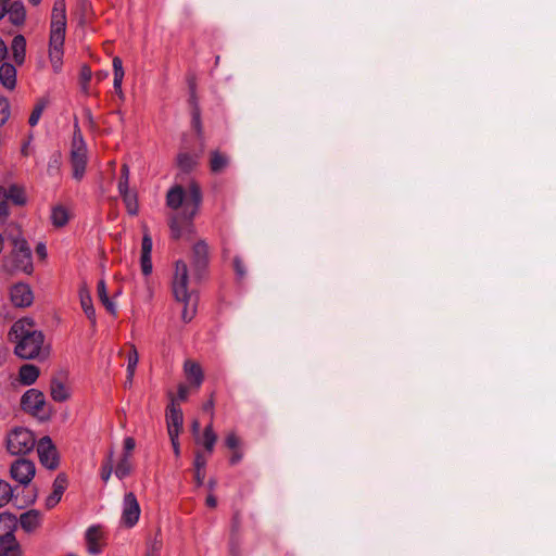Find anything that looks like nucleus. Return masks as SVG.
I'll return each instance as SVG.
<instances>
[{"label":"nucleus","mask_w":556,"mask_h":556,"mask_svg":"<svg viewBox=\"0 0 556 556\" xmlns=\"http://www.w3.org/2000/svg\"><path fill=\"white\" fill-rule=\"evenodd\" d=\"M202 409L204 412H208L211 414V421L213 422L214 417V401L210 399L207 402H205L202 406Z\"/></svg>","instance_id":"nucleus-53"},{"label":"nucleus","mask_w":556,"mask_h":556,"mask_svg":"<svg viewBox=\"0 0 556 556\" xmlns=\"http://www.w3.org/2000/svg\"><path fill=\"white\" fill-rule=\"evenodd\" d=\"M10 473L12 479L22 485H27L36 473V467L31 460L20 458L11 465Z\"/></svg>","instance_id":"nucleus-11"},{"label":"nucleus","mask_w":556,"mask_h":556,"mask_svg":"<svg viewBox=\"0 0 556 556\" xmlns=\"http://www.w3.org/2000/svg\"><path fill=\"white\" fill-rule=\"evenodd\" d=\"M166 424L168 433L179 435L184 424V415L180 407L173 400L167 407Z\"/></svg>","instance_id":"nucleus-14"},{"label":"nucleus","mask_w":556,"mask_h":556,"mask_svg":"<svg viewBox=\"0 0 556 556\" xmlns=\"http://www.w3.org/2000/svg\"><path fill=\"white\" fill-rule=\"evenodd\" d=\"M51 22H66V13H52Z\"/></svg>","instance_id":"nucleus-61"},{"label":"nucleus","mask_w":556,"mask_h":556,"mask_svg":"<svg viewBox=\"0 0 556 556\" xmlns=\"http://www.w3.org/2000/svg\"><path fill=\"white\" fill-rule=\"evenodd\" d=\"M112 457H113V453L111 452L108 462L105 464H103L101 467V479L104 482L109 481V479L112 475V471H113Z\"/></svg>","instance_id":"nucleus-40"},{"label":"nucleus","mask_w":556,"mask_h":556,"mask_svg":"<svg viewBox=\"0 0 556 556\" xmlns=\"http://www.w3.org/2000/svg\"><path fill=\"white\" fill-rule=\"evenodd\" d=\"M10 117V103L7 98L0 97V127L5 124Z\"/></svg>","instance_id":"nucleus-37"},{"label":"nucleus","mask_w":556,"mask_h":556,"mask_svg":"<svg viewBox=\"0 0 556 556\" xmlns=\"http://www.w3.org/2000/svg\"><path fill=\"white\" fill-rule=\"evenodd\" d=\"M208 262V245L204 240H200L192 247L191 255V266L195 279L200 280L204 277Z\"/></svg>","instance_id":"nucleus-8"},{"label":"nucleus","mask_w":556,"mask_h":556,"mask_svg":"<svg viewBox=\"0 0 556 556\" xmlns=\"http://www.w3.org/2000/svg\"><path fill=\"white\" fill-rule=\"evenodd\" d=\"M152 245H153L152 238L148 232H146L142 237V242H141V255L151 256Z\"/></svg>","instance_id":"nucleus-41"},{"label":"nucleus","mask_w":556,"mask_h":556,"mask_svg":"<svg viewBox=\"0 0 556 556\" xmlns=\"http://www.w3.org/2000/svg\"><path fill=\"white\" fill-rule=\"evenodd\" d=\"M168 435H169L175 455L179 456L180 455V445H179V441H178L179 435H174L173 433H168Z\"/></svg>","instance_id":"nucleus-52"},{"label":"nucleus","mask_w":556,"mask_h":556,"mask_svg":"<svg viewBox=\"0 0 556 556\" xmlns=\"http://www.w3.org/2000/svg\"><path fill=\"white\" fill-rule=\"evenodd\" d=\"M206 504L210 507H215L216 506V498L213 495L207 496Z\"/></svg>","instance_id":"nucleus-64"},{"label":"nucleus","mask_w":556,"mask_h":556,"mask_svg":"<svg viewBox=\"0 0 556 556\" xmlns=\"http://www.w3.org/2000/svg\"><path fill=\"white\" fill-rule=\"evenodd\" d=\"M10 337L16 342L14 352L20 358L33 359L39 356L45 336L42 331L36 329L33 318L24 317L16 320L11 327Z\"/></svg>","instance_id":"nucleus-2"},{"label":"nucleus","mask_w":556,"mask_h":556,"mask_svg":"<svg viewBox=\"0 0 556 556\" xmlns=\"http://www.w3.org/2000/svg\"><path fill=\"white\" fill-rule=\"evenodd\" d=\"M79 135H81V132H80V129H79V127H78V124L76 123V124H75V131H74V136H73V142H72V144H75V143H76V141H79Z\"/></svg>","instance_id":"nucleus-63"},{"label":"nucleus","mask_w":556,"mask_h":556,"mask_svg":"<svg viewBox=\"0 0 556 556\" xmlns=\"http://www.w3.org/2000/svg\"><path fill=\"white\" fill-rule=\"evenodd\" d=\"M191 124L192 127L197 130L198 135H201L202 132V123H201V110L198 104H195V108L191 109Z\"/></svg>","instance_id":"nucleus-38"},{"label":"nucleus","mask_w":556,"mask_h":556,"mask_svg":"<svg viewBox=\"0 0 556 556\" xmlns=\"http://www.w3.org/2000/svg\"><path fill=\"white\" fill-rule=\"evenodd\" d=\"M178 400L185 401L188 397V388L180 384L177 392Z\"/></svg>","instance_id":"nucleus-57"},{"label":"nucleus","mask_w":556,"mask_h":556,"mask_svg":"<svg viewBox=\"0 0 556 556\" xmlns=\"http://www.w3.org/2000/svg\"><path fill=\"white\" fill-rule=\"evenodd\" d=\"M124 453L123 455H127L128 457H130L131 455V452L134 451L135 446H136V441L134 438L131 437H126L124 439Z\"/></svg>","instance_id":"nucleus-45"},{"label":"nucleus","mask_w":556,"mask_h":556,"mask_svg":"<svg viewBox=\"0 0 556 556\" xmlns=\"http://www.w3.org/2000/svg\"><path fill=\"white\" fill-rule=\"evenodd\" d=\"M189 102H190V105H191L192 109L195 108V104L199 105L198 99H197V94H195V87H194V85H190Z\"/></svg>","instance_id":"nucleus-56"},{"label":"nucleus","mask_w":556,"mask_h":556,"mask_svg":"<svg viewBox=\"0 0 556 556\" xmlns=\"http://www.w3.org/2000/svg\"><path fill=\"white\" fill-rule=\"evenodd\" d=\"M124 75H114L113 87L116 92H122V83Z\"/></svg>","instance_id":"nucleus-54"},{"label":"nucleus","mask_w":556,"mask_h":556,"mask_svg":"<svg viewBox=\"0 0 556 556\" xmlns=\"http://www.w3.org/2000/svg\"><path fill=\"white\" fill-rule=\"evenodd\" d=\"M207 459L202 452H197L194 455L193 466H194V479L198 486H201L204 482L205 477V467Z\"/></svg>","instance_id":"nucleus-25"},{"label":"nucleus","mask_w":556,"mask_h":556,"mask_svg":"<svg viewBox=\"0 0 556 556\" xmlns=\"http://www.w3.org/2000/svg\"><path fill=\"white\" fill-rule=\"evenodd\" d=\"M185 374L187 378L197 387L203 382L204 376L201 366L193 361H186L184 365Z\"/></svg>","instance_id":"nucleus-20"},{"label":"nucleus","mask_w":556,"mask_h":556,"mask_svg":"<svg viewBox=\"0 0 556 556\" xmlns=\"http://www.w3.org/2000/svg\"><path fill=\"white\" fill-rule=\"evenodd\" d=\"M119 194L125 203L128 214H130L132 216L137 215L138 211H139L137 194L135 192H130V191L119 193Z\"/></svg>","instance_id":"nucleus-31"},{"label":"nucleus","mask_w":556,"mask_h":556,"mask_svg":"<svg viewBox=\"0 0 556 556\" xmlns=\"http://www.w3.org/2000/svg\"><path fill=\"white\" fill-rule=\"evenodd\" d=\"M36 446L41 465L51 470L55 469L59 466V455L51 438H41Z\"/></svg>","instance_id":"nucleus-10"},{"label":"nucleus","mask_w":556,"mask_h":556,"mask_svg":"<svg viewBox=\"0 0 556 556\" xmlns=\"http://www.w3.org/2000/svg\"><path fill=\"white\" fill-rule=\"evenodd\" d=\"M13 496V489L11 484L0 479V507L7 505Z\"/></svg>","instance_id":"nucleus-35"},{"label":"nucleus","mask_w":556,"mask_h":556,"mask_svg":"<svg viewBox=\"0 0 556 556\" xmlns=\"http://www.w3.org/2000/svg\"><path fill=\"white\" fill-rule=\"evenodd\" d=\"M87 551L90 555H98L102 552L105 535L101 525H92L85 533Z\"/></svg>","instance_id":"nucleus-12"},{"label":"nucleus","mask_w":556,"mask_h":556,"mask_svg":"<svg viewBox=\"0 0 556 556\" xmlns=\"http://www.w3.org/2000/svg\"><path fill=\"white\" fill-rule=\"evenodd\" d=\"M39 368L33 364H25L20 368V381L24 386H30L35 383L37 378L39 377Z\"/></svg>","instance_id":"nucleus-24"},{"label":"nucleus","mask_w":556,"mask_h":556,"mask_svg":"<svg viewBox=\"0 0 556 556\" xmlns=\"http://www.w3.org/2000/svg\"><path fill=\"white\" fill-rule=\"evenodd\" d=\"M242 458H243L242 450L241 448L235 450V451H232V455L229 458V464L231 466H235V465L239 464L242 460Z\"/></svg>","instance_id":"nucleus-49"},{"label":"nucleus","mask_w":556,"mask_h":556,"mask_svg":"<svg viewBox=\"0 0 556 556\" xmlns=\"http://www.w3.org/2000/svg\"><path fill=\"white\" fill-rule=\"evenodd\" d=\"M191 432L194 435V439L200 437V422L199 420L194 419L191 424Z\"/></svg>","instance_id":"nucleus-60"},{"label":"nucleus","mask_w":556,"mask_h":556,"mask_svg":"<svg viewBox=\"0 0 556 556\" xmlns=\"http://www.w3.org/2000/svg\"><path fill=\"white\" fill-rule=\"evenodd\" d=\"M130 457L123 455L115 467L114 473L119 480H123L130 475Z\"/></svg>","instance_id":"nucleus-32"},{"label":"nucleus","mask_w":556,"mask_h":556,"mask_svg":"<svg viewBox=\"0 0 556 556\" xmlns=\"http://www.w3.org/2000/svg\"><path fill=\"white\" fill-rule=\"evenodd\" d=\"M98 296L100 301H102L105 298H109L108 291H106V283L103 279L99 280L97 286Z\"/></svg>","instance_id":"nucleus-48"},{"label":"nucleus","mask_w":556,"mask_h":556,"mask_svg":"<svg viewBox=\"0 0 556 556\" xmlns=\"http://www.w3.org/2000/svg\"><path fill=\"white\" fill-rule=\"evenodd\" d=\"M10 298L15 307H28L34 301L30 286L23 282L15 283L11 287Z\"/></svg>","instance_id":"nucleus-13"},{"label":"nucleus","mask_w":556,"mask_h":556,"mask_svg":"<svg viewBox=\"0 0 556 556\" xmlns=\"http://www.w3.org/2000/svg\"><path fill=\"white\" fill-rule=\"evenodd\" d=\"M0 83L1 85L9 89L13 90L16 86V68L11 63H2L0 65Z\"/></svg>","instance_id":"nucleus-19"},{"label":"nucleus","mask_w":556,"mask_h":556,"mask_svg":"<svg viewBox=\"0 0 556 556\" xmlns=\"http://www.w3.org/2000/svg\"><path fill=\"white\" fill-rule=\"evenodd\" d=\"M67 485V480L63 475H59L53 482V491L46 498V506L48 508L54 507L61 500Z\"/></svg>","instance_id":"nucleus-16"},{"label":"nucleus","mask_w":556,"mask_h":556,"mask_svg":"<svg viewBox=\"0 0 556 556\" xmlns=\"http://www.w3.org/2000/svg\"><path fill=\"white\" fill-rule=\"evenodd\" d=\"M11 0H0V21L8 14V8Z\"/></svg>","instance_id":"nucleus-55"},{"label":"nucleus","mask_w":556,"mask_h":556,"mask_svg":"<svg viewBox=\"0 0 556 556\" xmlns=\"http://www.w3.org/2000/svg\"><path fill=\"white\" fill-rule=\"evenodd\" d=\"M2 194L7 200H11L16 205H24L26 203L25 191L17 185H11L8 190H2Z\"/></svg>","instance_id":"nucleus-30"},{"label":"nucleus","mask_w":556,"mask_h":556,"mask_svg":"<svg viewBox=\"0 0 556 556\" xmlns=\"http://www.w3.org/2000/svg\"><path fill=\"white\" fill-rule=\"evenodd\" d=\"M13 59L17 64H22L25 60L26 40L24 36H14L11 43Z\"/></svg>","instance_id":"nucleus-26"},{"label":"nucleus","mask_w":556,"mask_h":556,"mask_svg":"<svg viewBox=\"0 0 556 556\" xmlns=\"http://www.w3.org/2000/svg\"><path fill=\"white\" fill-rule=\"evenodd\" d=\"M34 433L24 427H15L7 435V448L12 455H26L36 447Z\"/></svg>","instance_id":"nucleus-5"},{"label":"nucleus","mask_w":556,"mask_h":556,"mask_svg":"<svg viewBox=\"0 0 556 556\" xmlns=\"http://www.w3.org/2000/svg\"><path fill=\"white\" fill-rule=\"evenodd\" d=\"M101 303L103 304L108 312H110L113 315L116 314V305L110 298L103 299Z\"/></svg>","instance_id":"nucleus-51"},{"label":"nucleus","mask_w":556,"mask_h":556,"mask_svg":"<svg viewBox=\"0 0 556 556\" xmlns=\"http://www.w3.org/2000/svg\"><path fill=\"white\" fill-rule=\"evenodd\" d=\"M36 253L41 257L45 258L47 256V248L46 244L42 242H39L36 247Z\"/></svg>","instance_id":"nucleus-59"},{"label":"nucleus","mask_w":556,"mask_h":556,"mask_svg":"<svg viewBox=\"0 0 556 556\" xmlns=\"http://www.w3.org/2000/svg\"><path fill=\"white\" fill-rule=\"evenodd\" d=\"M22 529L26 532V533H31L34 531L37 530L38 526L40 523H20Z\"/></svg>","instance_id":"nucleus-58"},{"label":"nucleus","mask_w":556,"mask_h":556,"mask_svg":"<svg viewBox=\"0 0 556 556\" xmlns=\"http://www.w3.org/2000/svg\"><path fill=\"white\" fill-rule=\"evenodd\" d=\"M80 306L92 326L97 324L96 309L89 290L86 287L79 289Z\"/></svg>","instance_id":"nucleus-17"},{"label":"nucleus","mask_w":556,"mask_h":556,"mask_svg":"<svg viewBox=\"0 0 556 556\" xmlns=\"http://www.w3.org/2000/svg\"><path fill=\"white\" fill-rule=\"evenodd\" d=\"M114 75H124L123 61L121 58L115 56L112 61Z\"/></svg>","instance_id":"nucleus-47"},{"label":"nucleus","mask_w":556,"mask_h":556,"mask_svg":"<svg viewBox=\"0 0 556 556\" xmlns=\"http://www.w3.org/2000/svg\"><path fill=\"white\" fill-rule=\"evenodd\" d=\"M202 203V191L197 182H191L186 191L181 186L172 187L166 194V205L181 211L172 216L169 229L174 239H179L184 231L193 230L192 220Z\"/></svg>","instance_id":"nucleus-1"},{"label":"nucleus","mask_w":556,"mask_h":556,"mask_svg":"<svg viewBox=\"0 0 556 556\" xmlns=\"http://www.w3.org/2000/svg\"><path fill=\"white\" fill-rule=\"evenodd\" d=\"M190 278L188 266L182 260L175 263V271L172 279V292L175 300L182 304L181 318L189 323L197 314L198 293L189 287Z\"/></svg>","instance_id":"nucleus-3"},{"label":"nucleus","mask_w":556,"mask_h":556,"mask_svg":"<svg viewBox=\"0 0 556 556\" xmlns=\"http://www.w3.org/2000/svg\"><path fill=\"white\" fill-rule=\"evenodd\" d=\"M140 506L134 493H126L123 500L122 521H138Z\"/></svg>","instance_id":"nucleus-15"},{"label":"nucleus","mask_w":556,"mask_h":556,"mask_svg":"<svg viewBox=\"0 0 556 556\" xmlns=\"http://www.w3.org/2000/svg\"><path fill=\"white\" fill-rule=\"evenodd\" d=\"M229 165V157L219 151H213L210 157V168L214 174L223 172Z\"/></svg>","instance_id":"nucleus-29"},{"label":"nucleus","mask_w":556,"mask_h":556,"mask_svg":"<svg viewBox=\"0 0 556 556\" xmlns=\"http://www.w3.org/2000/svg\"><path fill=\"white\" fill-rule=\"evenodd\" d=\"M7 53H8L7 46H5L4 41L2 39H0V62L4 60V58L7 56Z\"/></svg>","instance_id":"nucleus-62"},{"label":"nucleus","mask_w":556,"mask_h":556,"mask_svg":"<svg viewBox=\"0 0 556 556\" xmlns=\"http://www.w3.org/2000/svg\"><path fill=\"white\" fill-rule=\"evenodd\" d=\"M129 175H130L129 166L127 164H123L122 168H121V177H119V181H118V186H117L119 193L129 191Z\"/></svg>","instance_id":"nucleus-36"},{"label":"nucleus","mask_w":556,"mask_h":556,"mask_svg":"<svg viewBox=\"0 0 556 556\" xmlns=\"http://www.w3.org/2000/svg\"><path fill=\"white\" fill-rule=\"evenodd\" d=\"M50 395L55 402H65L70 397V392L61 379L53 377L50 382Z\"/></svg>","instance_id":"nucleus-21"},{"label":"nucleus","mask_w":556,"mask_h":556,"mask_svg":"<svg viewBox=\"0 0 556 556\" xmlns=\"http://www.w3.org/2000/svg\"><path fill=\"white\" fill-rule=\"evenodd\" d=\"M9 20L14 25H21L26 18L25 7L22 1H10L8 8Z\"/></svg>","instance_id":"nucleus-22"},{"label":"nucleus","mask_w":556,"mask_h":556,"mask_svg":"<svg viewBox=\"0 0 556 556\" xmlns=\"http://www.w3.org/2000/svg\"><path fill=\"white\" fill-rule=\"evenodd\" d=\"M65 33L66 22H51L49 38V58L54 71H59L62 64Z\"/></svg>","instance_id":"nucleus-6"},{"label":"nucleus","mask_w":556,"mask_h":556,"mask_svg":"<svg viewBox=\"0 0 556 556\" xmlns=\"http://www.w3.org/2000/svg\"><path fill=\"white\" fill-rule=\"evenodd\" d=\"M22 409L26 413L31 414L41 420L49 418V413L45 412L46 396L37 389L27 390L21 399Z\"/></svg>","instance_id":"nucleus-7"},{"label":"nucleus","mask_w":556,"mask_h":556,"mask_svg":"<svg viewBox=\"0 0 556 556\" xmlns=\"http://www.w3.org/2000/svg\"><path fill=\"white\" fill-rule=\"evenodd\" d=\"M141 270L144 276H149L152 273V260L151 256L141 255L140 257Z\"/></svg>","instance_id":"nucleus-44"},{"label":"nucleus","mask_w":556,"mask_h":556,"mask_svg":"<svg viewBox=\"0 0 556 556\" xmlns=\"http://www.w3.org/2000/svg\"><path fill=\"white\" fill-rule=\"evenodd\" d=\"M47 104H48V101L46 99H40L36 103L35 108H34V110L30 113V116L28 118V124L31 127H35L38 124V122H39V119H40V117H41V115H42Z\"/></svg>","instance_id":"nucleus-33"},{"label":"nucleus","mask_w":556,"mask_h":556,"mask_svg":"<svg viewBox=\"0 0 556 556\" xmlns=\"http://www.w3.org/2000/svg\"><path fill=\"white\" fill-rule=\"evenodd\" d=\"M52 13H66L65 0H55L53 3Z\"/></svg>","instance_id":"nucleus-50"},{"label":"nucleus","mask_w":556,"mask_h":556,"mask_svg":"<svg viewBox=\"0 0 556 556\" xmlns=\"http://www.w3.org/2000/svg\"><path fill=\"white\" fill-rule=\"evenodd\" d=\"M217 442V434L213 429V422L210 421L204 428L203 433L195 438L197 444H202L208 454L214 452L215 444Z\"/></svg>","instance_id":"nucleus-18"},{"label":"nucleus","mask_w":556,"mask_h":556,"mask_svg":"<svg viewBox=\"0 0 556 556\" xmlns=\"http://www.w3.org/2000/svg\"><path fill=\"white\" fill-rule=\"evenodd\" d=\"M138 362H139V355H138L137 349L132 345L128 353V358H127V374H128V378L130 379V381L134 378Z\"/></svg>","instance_id":"nucleus-34"},{"label":"nucleus","mask_w":556,"mask_h":556,"mask_svg":"<svg viewBox=\"0 0 556 556\" xmlns=\"http://www.w3.org/2000/svg\"><path fill=\"white\" fill-rule=\"evenodd\" d=\"M3 267L7 271H21L30 274L33 271V254L27 241L17 237L13 240V250L3 260Z\"/></svg>","instance_id":"nucleus-4"},{"label":"nucleus","mask_w":556,"mask_h":556,"mask_svg":"<svg viewBox=\"0 0 556 556\" xmlns=\"http://www.w3.org/2000/svg\"><path fill=\"white\" fill-rule=\"evenodd\" d=\"M225 445L231 451L240 450L241 440L236 432H229L225 438Z\"/></svg>","instance_id":"nucleus-39"},{"label":"nucleus","mask_w":556,"mask_h":556,"mask_svg":"<svg viewBox=\"0 0 556 556\" xmlns=\"http://www.w3.org/2000/svg\"><path fill=\"white\" fill-rule=\"evenodd\" d=\"M71 164L73 167V177L76 180H80L85 175L87 166V147L83 135H79V141H76L75 144H72Z\"/></svg>","instance_id":"nucleus-9"},{"label":"nucleus","mask_w":556,"mask_h":556,"mask_svg":"<svg viewBox=\"0 0 556 556\" xmlns=\"http://www.w3.org/2000/svg\"><path fill=\"white\" fill-rule=\"evenodd\" d=\"M233 268L238 279H243L245 277L247 269L242 263V260L239 256H236L233 258Z\"/></svg>","instance_id":"nucleus-43"},{"label":"nucleus","mask_w":556,"mask_h":556,"mask_svg":"<svg viewBox=\"0 0 556 556\" xmlns=\"http://www.w3.org/2000/svg\"><path fill=\"white\" fill-rule=\"evenodd\" d=\"M50 220L55 228L64 227L70 220L68 210L61 204L53 206L51 208Z\"/></svg>","instance_id":"nucleus-23"},{"label":"nucleus","mask_w":556,"mask_h":556,"mask_svg":"<svg viewBox=\"0 0 556 556\" xmlns=\"http://www.w3.org/2000/svg\"><path fill=\"white\" fill-rule=\"evenodd\" d=\"M162 547V542L154 540L149 544L147 556H159V552Z\"/></svg>","instance_id":"nucleus-46"},{"label":"nucleus","mask_w":556,"mask_h":556,"mask_svg":"<svg viewBox=\"0 0 556 556\" xmlns=\"http://www.w3.org/2000/svg\"><path fill=\"white\" fill-rule=\"evenodd\" d=\"M38 519L39 513L35 509L24 511L20 516L8 511L0 514V521H37Z\"/></svg>","instance_id":"nucleus-27"},{"label":"nucleus","mask_w":556,"mask_h":556,"mask_svg":"<svg viewBox=\"0 0 556 556\" xmlns=\"http://www.w3.org/2000/svg\"><path fill=\"white\" fill-rule=\"evenodd\" d=\"M9 216V205L7 197L2 194V189H0V222H3Z\"/></svg>","instance_id":"nucleus-42"},{"label":"nucleus","mask_w":556,"mask_h":556,"mask_svg":"<svg viewBox=\"0 0 556 556\" xmlns=\"http://www.w3.org/2000/svg\"><path fill=\"white\" fill-rule=\"evenodd\" d=\"M198 154L180 152L177 156V165L182 172L190 173L198 165Z\"/></svg>","instance_id":"nucleus-28"}]
</instances>
